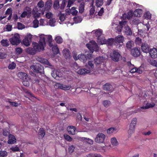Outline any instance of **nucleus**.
<instances>
[{
	"label": "nucleus",
	"instance_id": "nucleus-2",
	"mask_svg": "<svg viewBox=\"0 0 157 157\" xmlns=\"http://www.w3.org/2000/svg\"><path fill=\"white\" fill-rule=\"evenodd\" d=\"M41 38H40L38 43L33 42V46L37 52H40L44 50V47L46 46V42L43 40L44 37L42 36Z\"/></svg>",
	"mask_w": 157,
	"mask_h": 157
},
{
	"label": "nucleus",
	"instance_id": "nucleus-45",
	"mask_svg": "<svg viewBox=\"0 0 157 157\" xmlns=\"http://www.w3.org/2000/svg\"><path fill=\"white\" fill-rule=\"evenodd\" d=\"M73 20L75 23H78L82 21V19L81 16H77L73 18Z\"/></svg>",
	"mask_w": 157,
	"mask_h": 157
},
{
	"label": "nucleus",
	"instance_id": "nucleus-62",
	"mask_svg": "<svg viewBox=\"0 0 157 157\" xmlns=\"http://www.w3.org/2000/svg\"><path fill=\"white\" fill-rule=\"evenodd\" d=\"M111 88V86L109 83H106L104 86V89L106 90H109Z\"/></svg>",
	"mask_w": 157,
	"mask_h": 157
},
{
	"label": "nucleus",
	"instance_id": "nucleus-54",
	"mask_svg": "<svg viewBox=\"0 0 157 157\" xmlns=\"http://www.w3.org/2000/svg\"><path fill=\"white\" fill-rule=\"evenodd\" d=\"M31 41L25 38L23 40V44L26 46H28L30 45Z\"/></svg>",
	"mask_w": 157,
	"mask_h": 157
},
{
	"label": "nucleus",
	"instance_id": "nucleus-14",
	"mask_svg": "<svg viewBox=\"0 0 157 157\" xmlns=\"http://www.w3.org/2000/svg\"><path fill=\"white\" fill-rule=\"evenodd\" d=\"M41 15L43 17L48 19L53 17L54 15L49 10H42Z\"/></svg>",
	"mask_w": 157,
	"mask_h": 157
},
{
	"label": "nucleus",
	"instance_id": "nucleus-27",
	"mask_svg": "<svg viewBox=\"0 0 157 157\" xmlns=\"http://www.w3.org/2000/svg\"><path fill=\"white\" fill-rule=\"evenodd\" d=\"M143 12L142 10L141 9H136L133 12V14L135 17H141Z\"/></svg>",
	"mask_w": 157,
	"mask_h": 157
},
{
	"label": "nucleus",
	"instance_id": "nucleus-23",
	"mask_svg": "<svg viewBox=\"0 0 157 157\" xmlns=\"http://www.w3.org/2000/svg\"><path fill=\"white\" fill-rule=\"evenodd\" d=\"M150 56L153 58H156L157 55V49L155 48L150 49L149 51Z\"/></svg>",
	"mask_w": 157,
	"mask_h": 157
},
{
	"label": "nucleus",
	"instance_id": "nucleus-52",
	"mask_svg": "<svg viewBox=\"0 0 157 157\" xmlns=\"http://www.w3.org/2000/svg\"><path fill=\"white\" fill-rule=\"evenodd\" d=\"M103 0H96L95 2V5L97 7H100L103 4Z\"/></svg>",
	"mask_w": 157,
	"mask_h": 157
},
{
	"label": "nucleus",
	"instance_id": "nucleus-21",
	"mask_svg": "<svg viewBox=\"0 0 157 157\" xmlns=\"http://www.w3.org/2000/svg\"><path fill=\"white\" fill-rule=\"evenodd\" d=\"M17 76L22 80H29L30 78L27 74L24 72H20L17 74Z\"/></svg>",
	"mask_w": 157,
	"mask_h": 157
},
{
	"label": "nucleus",
	"instance_id": "nucleus-40",
	"mask_svg": "<svg viewBox=\"0 0 157 157\" xmlns=\"http://www.w3.org/2000/svg\"><path fill=\"white\" fill-rule=\"evenodd\" d=\"M66 14L64 13H62L61 14L59 17V20H60V21L59 22V23L61 24L63 23V22L66 20Z\"/></svg>",
	"mask_w": 157,
	"mask_h": 157
},
{
	"label": "nucleus",
	"instance_id": "nucleus-34",
	"mask_svg": "<svg viewBox=\"0 0 157 157\" xmlns=\"http://www.w3.org/2000/svg\"><path fill=\"white\" fill-rule=\"evenodd\" d=\"M127 22L125 21H123L122 22H119L120 25L117 26L116 28V30L118 32H121V29L123 27L124 25H126Z\"/></svg>",
	"mask_w": 157,
	"mask_h": 157
},
{
	"label": "nucleus",
	"instance_id": "nucleus-17",
	"mask_svg": "<svg viewBox=\"0 0 157 157\" xmlns=\"http://www.w3.org/2000/svg\"><path fill=\"white\" fill-rule=\"evenodd\" d=\"M131 68L130 71V72L131 73H134L136 72L139 74H141L142 73L143 70L141 67L137 68L134 67L133 65L131 66Z\"/></svg>",
	"mask_w": 157,
	"mask_h": 157
},
{
	"label": "nucleus",
	"instance_id": "nucleus-33",
	"mask_svg": "<svg viewBox=\"0 0 157 157\" xmlns=\"http://www.w3.org/2000/svg\"><path fill=\"white\" fill-rule=\"evenodd\" d=\"M33 47V48L29 47L27 48L26 50V52L32 55H33L36 54L37 52L35 48H34V47Z\"/></svg>",
	"mask_w": 157,
	"mask_h": 157
},
{
	"label": "nucleus",
	"instance_id": "nucleus-51",
	"mask_svg": "<svg viewBox=\"0 0 157 157\" xmlns=\"http://www.w3.org/2000/svg\"><path fill=\"white\" fill-rule=\"evenodd\" d=\"M126 45L127 48L130 49L134 46V43L133 41L130 40L128 41L126 43Z\"/></svg>",
	"mask_w": 157,
	"mask_h": 157
},
{
	"label": "nucleus",
	"instance_id": "nucleus-56",
	"mask_svg": "<svg viewBox=\"0 0 157 157\" xmlns=\"http://www.w3.org/2000/svg\"><path fill=\"white\" fill-rule=\"evenodd\" d=\"M33 26L34 28H37L39 26V21L35 19L33 21Z\"/></svg>",
	"mask_w": 157,
	"mask_h": 157
},
{
	"label": "nucleus",
	"instance_id": "nucleus-47",
	"mask_svg": "<svg viewBox=\"0 0 157 157\" xmlns=\"http://www.w3.org/2000/svg\"><path fill=\"white\" fill-rule=\"evenodd\" d=\"M149 63L152 66L157 67V61L153 59H151L148 60Z\"/></svg>",
	"mask_w": 157,
	"mask_h": 157
},
{
	"label": "nucleus",
	"instance_id": "nucleus-49",
	"mask_svg": "<svg viewBox=\"0 0 157 157\" xmlns=\"http://www.w3.org/2000/svg\"><path fill=\"white\" fill-rule=\"evenodd\" d=\"M137 122V119L136 118H134L132 119L130 124V126L136 127V126Z\"/></svg>",
	"mask_w": 157,
	"mask_h": 157
},
{
	"label": "nucleus",
	"instance_id": "nucleus-64",
	"mask_svg": "<svg viewBox=\"0 0 157 157\" xmlns=\"http://www.w3.org/2000/svg\"><path fill=\"white\" fill-rule=\"evenodd\" d=\"M38 6L40 8L43 7L44 6V2L42 0H40L37 4Z\"/></svg>",
	"mask_w": 157,
	"mask_h": 157
},
{
	"label": "nucleus",
	"instance_id": "nucleus-59",
	"mask_svg": "<svg viewBox=\"0 0 157 157\" xmlns=\"http://www.w3.org/2000/svg\"><path fill=\"white\" fill-rule=\"evenodd\" d=\"M64 137L66 140L69 142H71L72 140V138L67 134L64 135Z\"/></svg>",
	"mask_w": 157,
	"mask_h": 157
},
{
	"label": "nucleus",
	"instance_id": "nucleus-31",
	"mask_svg": "<svg viewBox=\"0 0 157 157\" xmlns=\"http://www.w3.org/2000/svg\"><path fill=\"white\" fill-rule=\"evenodd\" d=\"M124 31L125 33L127 35H131L132 34V31L130 28L127 25V23L125 25H124Z\"/></svg>",
	"mask_w": 157,
	"mask_h": 157
},
{
	"label": "nucleus",
	"instance_id": "nucleus-1",
	"mask_svg": "<svg viewBox=\"0 0 157 157\" xmlns=\"http://www.w3.org/2000/svg\"><path fill=\"white\" fill-rule=\"evenodd\" d=\"M124 40V36L121 35H119L116 37L114 39H109L108 44L110 46L115 45L116 48H119L121 46Z\"/></svg>",
	"mask_w": 157,
	"mask_h": 157
},
{
	"label": "nucleus",
	"instance_id": "nucleus-22",
	"mask_svg": "<svg viewBox=\"0 0 157 157\" xmlns=\"http://www.w3.org/2000/svg\"><path fill=\"white\" fill-rule=\"evenodd\" d=\"M85 66L87 68V70L89 71V73L93 71L94 67V64L91 61H88L87 63L85 65Z\"/></svg>",
	"mask_w": 157,
	"mask_h": 157
},
{
	"label": "nucleus",
	"instance_id": "nucleus-58",
	"mask_svg": "<svg viewBox=\"0 0 157 157\" xmlns=\"http://www.w3.org/2000/svg\"><path fill=\"white\" fill-rule=\"evenodd\" d=\"M8 155L6 151H0V157H6Z\"/></svg>",
	"mask_w": 157,
	"mask_h": 157
},
{
	"label": "nucleus",
	"instance_id": "nucleus-42",
	"mask_svg": "<svg viewBox=\"0 0 157 157\" xmlns=\"http://www.w3.org/2000/svg\"><path fill=\"white\" fill-rule=\"evenodd\" d=\"M151 16V14L149 11H145L144 14V17L147 20L150 19Z\"/></svg>",
	"mask_w": 157,
	"mask_h": 157
},
{
	"label": "nucleus",
	"instance_id": "nucleus-26",
	"mask_svg": "<svg viewBox=\"0 0 157 157\" xmlns=\"http://www.w3.org/2000/svg\"><path fill=\"white\" fill-rule=\"evenodd\" d=\"M52 5V0H48L45 3L44 10H49Z\"/></svg>",
	"mask_w": 157,
	"mask_h": 157
},
{
	"label": "nucleus",
	"instance_id": "nucleus-9",
	"mask_svg": "<svg viewBox=\"0 0 157 157\" xmlns=\"http://www.w3.org/2000/svg\"><path fill=\"white\" fill-rule=\"evenodd\" d=\"M30 68L33 71L37 73H42L43 72V67L39 64H37L36 65H32L30 66Z\"/></svg>",
	"mask_w": 157,
	"mask_h": 157
},
{
	"label": "nucleus",
	"instance_id": "nucleus-32",
	"mask_svg": "<svg viewBox=\"0 0 157 157\" xmlns=\"http://www.w3.org/2000/svg\"><path fill=\"white\" fill-rule=\"evenodd\" d=\"M63 54L67 59H69L71 57L69 51L67 49H65L63 50Z\"/></svg>",
	"mask_w": 157,
	"mask_h": 157
},
{
	"label": "nucleus",
	"instance_id": "nucleus-38",
	"mask_svg": "<svg viewBox=\"0 0 157 157\" xmlns=\"http://www.w3.org/2000/svg\"><path fill=\"white\" fill-rule=\"evenodd\" d=\"M52 48V50L54 53L55 54H58L59 52V50L57 45L56 44H52V46H50Z\"/></svg>",
	"mask_w": 157,
	"mask_h": 157
},
{
	"label": "nucleus",
	"instance_id": "nucleus-5",
	"mask_svg": "<svg viewBox=\"0 0 157 157\" xmlns=\"http://www.w3.org/2000/svg\"><path fill=\"white\" fill-rule=\"evenodd\" d=\"M155 101H154L152 102H151V100H149L148 101H144L143 106L140 108L138 109V111H140L141 109H146L154 107L155 105Z\"/></svg>",
	"mask_w": 157,
	"mask_h": 157
},
{
	"label": "nucleus",
	"instance_id": "nucleus-48",
	"mask_svg": "<svg viewBox=\"0 0 157 157\" xmlns=\"http://www.w3.org/2000/svg\"><path fill=\"white\" fill-rule=\"evenodd\" d=\"M53 7L55 10H58L59 8V1L58 0L55 1L53 4Z\"/></svg>",
	"mask_w": 157,
	"mask_h": 157
},
{
	"label": "nucleus",
	"instance_id": "nucleus-63",
	"mask_svg": "<svg viewBox=\"0 0 157 157\" xmlns=\"http://www.w3.org/2000/svg\"><path fill=\"white\" fill-rule=\"evenodd\" d=\"M103 105L106 107H108L110 104V102L108 100H105L103 102Z\"/></svg>",
	"mask_w": 157,
	"mask_h": 157
},
{
	"label": "nucleus",
	"instance_id": "nucleus-4",
	"mask_svg": "<svg viewBox=\"0 0 157 157\" xmlns=\"http://www.w3.org/2000/svg\"><path fill=\"white\" fill-rule=\"evenodd\" d=\"M86 47L90 50V52L93 53L94 51H98V47L96 43L94 40L90 41V43L86 44Z\"/></svg>",
	"mask_w": 157,
	"mask_h": 157
},
{
	"label": "nucleus",
	"instance_id": "nucleus-24",
	"mask_svg": "<svg viewBox=\"0 0 157 157\" xmlns=\"http://www.w3.org/2000/svg\"><path fill=\"white\" fill-rule=\"evenodd\" d=\"M16 139L14 136L10 134L8 136V140L7 143L9 144H13L16 142Z\"/></svg>",
	"mask_w": 157,
	"mask_h": 157
},
{
	"label": "nucleus",
	"instance_id": "nucleus-10",
	"mask_svg": "<svg viewBox=\"0 0 157 157\" xmlns=\"http://www.w3.org/2000/svg\"><path fill=\"white\" fill-rule=\"evenodd\" d=\"M105 138V136L104 134L99 133L97 135L95 139V141L98 143H102Z\"/></svg>",
	"mask_w": 157,
	"mask_h": 157
},
{
	"label": "nucleus",
	"instance_id": "nucleus-41",
	"mask_svg": "<svg viewBox=\"0 0 157 157\" xmlns=\"http://www.w3.org/2000/svg\"><path fill=\"white\" fill-rule=\"evenodd\" d=\"M111 144L112 145L114 146H117L118 144V142L117 139L113 137L111 138L110 140Z\"/></svg>",
	"mask_w": 157,
	"mask_h": 157
},
{
	"label": "nucleus",
	"instance_id": "nucleus-15",
	"mask_svg": "<svg viewBox=\"0 0 157 157\" xmlns=\"http://www.w3.org/2000/svg\"><path fill=\"white\" fill-rule=\"evenodd\" d=\"M109 39L106 40L103 36L97 38V41L99 44H106L108 46L110 45L108 44Z\"/></svg>",
	"mask_w": 157,
	"mask_h": 157
},
{
	"label": "nucleus",
	"instance_id": "nucleus-12",
	"mask_svg": "<svg viewBox=\"0 0 157 157\" xmlns=\"http://www.w3.org/2000/svg\"><path fill=\"white\" fill-rule=\"evenodd\" d=\"M52 77L57 80L61 79L63 77V74L59 71L54 70L51 73Z\"/></svg>",
	"mask_w": 157,
	"mask_h": 157
},
{
	"label": "nucleus",
	"instance_id": "nucleus-7",
	"mask_svg": "<svg viewBox=\"0 0 157 157\" xmlns=\"http://www.w3.org/2000/svg\"><path fill=\"white\" fill-rule=\"evenodd\" d=\"M20 36L18 34H15L10 39L11 44L13 45H17L20 42Z\"/></svg>",
	"mask_w": 157,
	"mask_h": 157
},
{
	"label": "nucleus",
	"instance_id": "nucleus-20",
	"mask_svg": "<svg viewBox=\"0 0 157 157\" xmlns=\"http://www.w3.org/2000/svg\"><path fill=\"white\" fill-rule=\"evenodd\" d=\"M31 13V9L30 8L27 7L21 14V17L22 18H24L27 15H29Z\"/></svg>",
	"mask_w": 157,
	"mask_h": 157
},
{
	"label": "nucleus",
	"instance_id": "nucleus-61",
	"mask_svg": "<svg viewBox=\"0 0 157 157\" xmlns=\"http://www.w3.org/2000/svg\"><path fill=\"white\" fill-rule=\"evenodd\" d=\"M87 157H101V155L98 154L90 153L88 154Z\"/></svg>",
	"mask_w": 157,
	"mask_h": 157
},
{
	"label": "nucleus",
	"instance_id": "nucleus-53",
	"mask_svg": "<svg viewBox=\"0 0 157 157\" xmlns=\"http://www.w3.org/2000/svg\"><path fill=\"white\" fill-rule=\"evenodd\" d=\"M55 40L56 42L59 44L62 43L63 40L61 37L59 36H58L56 37Z\"/></svg>",
	"mask_w": 157,
	"mask_h": 157
},
{
	"label": "nucleus",
	"instance_id": "nucleus-30",
	"mask_svg": "<svg viewBox=\"0 0 157 157\" xmlns=\"http://www.w3.org/2000/svg\"><path fill=\"white\" fill-rule=\"evenodd\" d=\"M76 128L72 126H69L67 128V130L69 134L74 135L75 134Z\"/></svg>",
	"mask_w": 157,
	"mask_h": 157
},
{
	"label": "nucleus",
	"instance_id": "nucleus-25",
	"mask_svg": "<svg viewBox=\"0 0 157 157\" xmlns=\"http://www.w3.org/2000/svg\"><path fill=\"white\" fill-rule=\"evenodd\" d=\"M37 60L41 63L48 65L50 67L52 66V65L49 63L47 59L41 57H38L37 58Z\"/></svg>",
	"mask_w": 157,
	"mask_h": 157
},
{
	"label": "nucleus",
	"instance_id": "nucleus-43",
	"mask_svg": "<svg viewBox=\"0 0 157 157\" xmlns=\"http://www.w3.org/2000/svg\"><path fill=\"white\" fill-rule=\"evenodd\" d=\"M40 25L41 26L48 25V21L46 19H41L40 20Z\"/></svg>",
	"mask_w": 157,
	"mask_h": 157
},
{
	"label": "nucleus",
	"instance_id": "nucleus-37",
	"mask_svg": "<svg viewBox=\"0 0 157 157\" xmlns=\"http://www.w3.org/2000/svg\"><path fill=\"white\" fill-rule=\"evenodd\" d=\"M49 19L48 22V25L52 27L55 26L56 23V19L54 17H52Z\"/></svg>",
	"mask_w": 157,
	"mask_h": 157
},
{
	"label": "nucleus",
	"instance_id": "nucleus-16",
	"mask_svg": "<svg viewBox=\"0 0 157 157\" xmlns=\"http://www.w3.org/2000/svg\"><path fill=\"white\" fill-rule=\"evenodd\" d=\"M67 14L70 15L71 14L73 15H77L78 11L76 10V8L74 7H72L71 9H67L66 10Z\"/></svg>",
	"mask_w": 157,
	"mask_h": 157
},
{
	"label": "nucleus",
	"instance_id": "nucleus-57",
	"mask_svg": "<svg viewBox=\"0 0 157 157\" xmlns=\"http://www.w3.org/2000/svg\"><path fill=\"white\" fill-rule=\"evenodd\" d=\"M33 15L35 17H40V15H41V13H39L38 11H35L34 10L33 12Z\"/></svg>",
	"mask_w": 157,
	"mask_h": 157
},
{
	"label": "nucleus",
	"instance_id": "nucleus-55",
	"mask_svg": "<svg viewBox=\"0 0 157 157\" xmlns=\"http://www.w3.org/2000/svg\"><path fill=\"white\" fill-rule=\"evenodd\" d=\"M16 66V64L15 63L12 62L9 64L8 68L10 69H13L15 68Z\"/></svg>",
	"mask_w": 157,
	"mask_h": 157
},
{
	"label": "nucleus",
	"instance_id": "nucleus-44",
	"mask_svg": "<svg viewBox=\"0 0 157 157\" xmlns=\"http://www.w3.org/2000/svg\"><path fill=\"white\" fill-rule=\"evenodd\" d=\"M81 140L82 141H84L85 142H87V143L92 144L93 143V140L89 138H85V137H82L81 138Z\"/></svg>",
	"mask_w": 157,
	"mask_h": 157
},
{
	"label": "nucleus",
	"instance_id": "nucleus-19",
	"mask_svg": "<svg viewBox=\"0 0 157 157\" xmlns=\"http://www.w3.org/2000/svg\"><path fill=\"white\" fill-rule=\"evenodd\" d=\"M132 55L135 57H137L140 54V48L136 47L132 49L131 51Z\"/></svg>",
	"mask_w": 157,
	"mask_h": 157
},
{
	"label": "nucleus",
	"instance_id": "nucleus-18",
	"mask_svg": "<svg viewBox=\"0 0 157 157\" xmlns=\"http://www.w3.org/2000/svg\"><path fill=\"white\" fill-rule=\"evenodd\" d=\"M103 31L101 29H97L94 30H93L91 33L94 35V36L97 37V38L100 37L103 34Z\"/></svg>",
	"mask_w": 157,
	"mask_h": 157
},
{
	"label": "nucleus",
	"instance_id": "nucleus-8",
	"mask_svg": "<svg viewBox=\"0 0 157 157\" xmlns=\"http://www.w3.org/2000/svg\"><path fill=\"white\" fill-rule=\"evenodd\" d=\"M110 56L112 59L113 61H117L121 56L117 50H113L112 53L110 54Z\"/></svg>",
	"mask_w": 157,
	"mask_h": 157
},
{
	"label": "nucleus",
	"instance_id": "nucleus-3",
	"mask_svg": "<svg viewBox=\"0 0 157 157\" xmlns=\"http://www.w3.org/2000/svg\"><path fill=\"white\" fill-rule=\"evenodd\" d=\"M105 60V58L103 57L99 56L95 58L94 59V63L97 66L100 65V70L105 69L104 63Z\"/></svg>",
	"mask_w": 157,
	"mask_h": 157
},
{
	"label": "nucleus",
	"instance_id": "nucleus-28",
	"mask_svg": "<svg viewBox=\"0 0 157 157\" xmlns=\"http://www.w3.org/2000/svg\"><path fill=\"white\" fill-rule=\"evenodd\" d=\"M93 3H92L90 5V10L89 18L91 19L94 17L93 15L95 11V7L93 6Z\"/></svg>",
	"mask_w": 157,
	"mask_h": 157
},
{
	"label": "nucleus",
	"instance_id": "nucleus-39",
	"mask_svg": "<svg viewBox=\"0 0 157 157\" xmlns=\"http://www.w3.org/2000/svg\"><path fill=\"white\" fill-rule=\"evenodd\" d=\"M136 127L129 126V129L128 131V133L129 135V137H130L131 135L133 134L135 130Z\"/></svg>",
	"mask_w": 157,
	"mask_h": 157
},
{
	"label": "nucleus",
	"instance_id": "nucleus-36",
	"mask_svg": "<svg viewBox=\"0 0 157 157\" xmlns=\"http://www.w3.org/2000/svg\"><path fill=\"white\" fill-rule=\"evenodd\" d=\"M133 15V11L130 10L127 13H124L123 16V17H125L128 19H130L132 17Z\"/></svg>",
	"mask_w": 157,
	"mask_h": 157
},
{
	"label": "nucleus",
	"instance_id": "nucleus-60",
	"mask_svg": "<svg viewBox=\"0 0 157 157\" xmlns=\"http://www.w3.org/2000/svg\"><path fill=\"white\" fill-rule=\"evenodd\" d=\"M10 149L14 152L19 151L20 150L19 147L17 146L12 147L10 148Z\"/></svg>",
	"mask_w": 157,
	"mask_h": 157
},
{
	"label": "nucleus",
	"instance_id": "nucleus-29",
	"mask_svg": "<svg viewBox=\"0 0 157 157\" xmlns=\"http://www.w3.org/2000/svg\"><path fill=\"white\" fill-rule=\"evenodd\" d=\"M141 49L144 52L147 53L149 51V47L147 44L143 43L141 45Z\"/></svg>",
	"mask_w": 157,
	"mask_h": 157
},
{
	"label": "nucleus",
	"instance_id": "nucleus-13",
	"mask_svg": "<svg viewBox=\"0 0 157 157\" xmlns=\"http://www.w3.org/2000/svg\"><path fill=\"white\" fill-rule=\"evenodd\" d=\"M55 87L56 88H59L65 90H67L71 89V86L70 85H66L61 84L59 83H57L55 84Z\"/></svg>",
	"mask_w": 157,
	"mask_h": 157
},
{
	"label": "nucleus",
	"instance_id": "nucleus-6",
	"mask_svg": "<svg viewBox=\"0 0 157 157\" xmlns=\"http://www.w3.org/2000/svg\"><path fill=\"white\" fill-rule=\"evenodd\" d=\"M73 56L75 60L79 59L84 63L86 62L87 60V57L83 54H80L77 55V54L75 52H73Z\"/></svg>",
	"mask_w": 157,
	"mask_h": 157
},
{
	"label": "nucleus",
	"instance_id": "nucleus-11",
	"mask_svg": "<svg viewBox=\"0 0 157 157\" xmlns=\"http://www.w3.org/2000/svg\"><path fill=\"white\" fill-rule=\"evenodd\" d=\"M42 36H43V37H44L43 40L45 42V39L47 41L48 43V44L49 46H52V36L51 35H44L43 34H39V36L40 38H41Z\"/></svg>",
	"mask_w": 157,
	"mask_h": 157
},
{
	"label": "nucleus",
	"instance_id": "nucleus-46",
	"mask_svg": "<svg viewBox=\"0 0 157 157\" xmlns=\"http://www.w3.org/2000/svg\"><path fill=\"white\" fill-rule=\"evenodd\" d=\"M84 3L82 2L81 3L79 6V12L80 13H82L84 10Z\"/></svg>",
	"mask_w": 157,
	"mask_h": 157
},
{
	"label": "nucleus",
	"instance_id": "nucleus-35",
	"mask_svg": "<svg viewBox=\"0 0 157 157\" xmlns=\"http://www.w3.org/2000/svg\"><path fill=\"white\" fill-rule=\"evenodd\" d=\"M76 72L79 75H84L89 73V71L87 70L86 69H80L76 71Z\"/></svg>",
	"mask_w": 157,
	"mask_h": 157
},
{
	"label": "nucleus",
	"instance_id": "nucleus-50",
	"mask_svg": "<svg viewBox=\"0 0 157 157\" xmlns=\"http://www.w3.org/2000/svg\"><path fill=\"white\" fill-rule=\"evenodd\" d=\"M116 131V129L115 128H110L107 130V133L109 134L115 133Z\"/></svg>",
	"mask_w": 157,
	"mask_h": 157
}]
</instances>
